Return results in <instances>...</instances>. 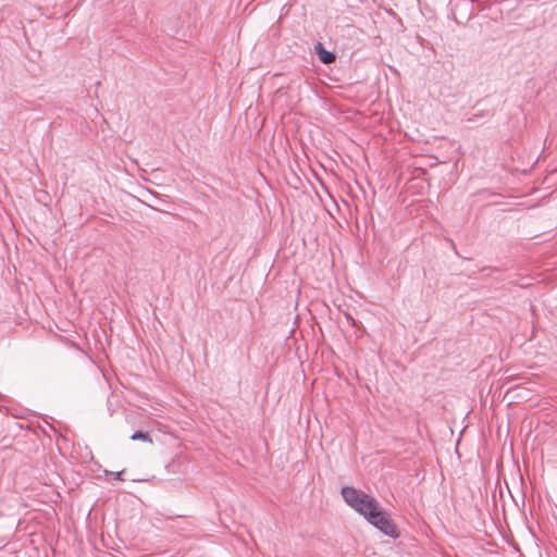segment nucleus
I'll list each match as a JSON object with an SVG mask.
<instances>
[{
    "mask_svg": "<svg viewBox=\"0 0 557 557\" xmlns=\"http://www.w3.org/2000/svg\"><path fill=\"white\" fill-rule=\"evenodd\" d=\"M131 440L152 443V438L150 437V435L147 432H144L141 430L135 431L131 435Z\"/></svg>",
    "mask_w": 557,
    "mask_h": 557,
    "instance_id": "nucleus-5",
    "label": "nucleus"
},
{
    "mask_svg": "<svg viewBox=\"0 0 557 557\" xmlns=\"http://www.w3.org/2000/svg\"><path fill=\"white\" fill-rule=\"evenodd\" d=\"M493 116V112L491 111H481L479 113L473 114L471 117L467 119V123L472 125L481 120H487Z\"/></svg>",
    "mask_w": 557,
    "mask_h": 557,
    "instance_id": "nucleus-4",
    "label": "nucleus"
},
{
    "mask_svg": "<svg viewBox=\"0 0 557 557\" xmlns=\"http://www.w3.org/2000/svg\"><path fill=\"white\" fill-rule=\"evenodd\" d=\"M341 494L345 503L355 509L364 519L373 518L374 510L380 503L372 495L355 488L354 486H344Z\"/></svg>",
    "mask_w": 557,
    "mask_h": 557,
    "instance_id": "nucleus-1",
    "label": "nucleus"
},
{
    "mask_svg": "<svg viewBox=\"0 0 557 557\" xmlns=\"http://www.w3.org/2000/svg\"><path fill=\"white\" fill-rule=\"evenodd\" d=\"M319 47H320V51L318 52V54H319L320 61L324 64L332 63L335 60V54L331 51L324 50L322 48L321 44H319Z\"/></svg>",
    "mask_w": 557,
    "mask_h": 557,
    "instance_id": "nucleus-3",
    "label": "nucleus"
},
{
    "mask_svg": "<svg viewBox=\"0 0 557 557\" xmlns=\"http://www.w3.org/2000/svg\"><path fill=\"white\" fill-rule=\"evenodd\" d=\"M366 520L389 537L396 539L399 536V532L394 521L391 519L388 512L381 507V505L376 510H374V517L367 518Z\"/></svg>",
    "mask_w": 557,
    "mask_h": 557,
    "instance_id": "nucleus-2",
    "label": "nucleus"
},
{
    "mask_svg": "<svg viewBox=\"0 0 557 557\" xmlns=\"http://www.w3.org/2000/svg\"><path fill=\"white\" fill-rule=\"evenodd\" d=\"M107 474H109V472H107ZM110 475H112L114 480H120L121 475H122V472L121 471L110 472Z\"/></svg>",
    "mask_w": 557,
    "mask_h": 557,
    "instance_id": "nucleus-6",
    "label": "nucleus"
}]
</instances>
